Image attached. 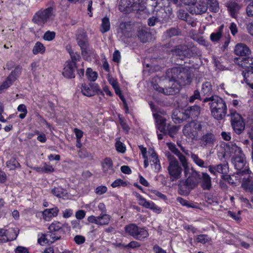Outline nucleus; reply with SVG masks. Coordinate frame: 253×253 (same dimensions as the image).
<instances>
[{
    "mask_svg": "<svg viewBox=\"0 0 253 253\" xmlns=\"http://www.w3.org/2000/svg\"><path fill=\"white\" fill-rule=\"evenodd\" d=\"M108 81L109 83L112 85V87L114 88L116 94L117 95H121V90L119 88L117 81L113 78L109 79Z\"/></svg>",
    "mask_w": 253,
    "mask_h": 253,
    "instance_id": "obj_48",
    "label": "nucleus"
},
{
    "mask_svg": "<svg viewBox=\"0 0 253 253\" xmlns=\"http://www.w3.org/2000/svg\"><path fill=\"white\" fill-rule=\"evenodd\" d=\"M5 231L4 240H7V242L13 241L17 237L18 232L16 229L10 228Z\"/></svg>",
    "mask_w": 253,
    "mask_h": 253,
    "instance_id": "obj_27",
    "label": "nucleus"
},
{
    "mask_svg": "<svg viewBox=\"0 0 253 253\" xmlns=\"http://www.w3.org/2000/svg\"><path fill=\"white\" fill-rule=\"evenodd\" d=\"M191 66L177 67L175 66V73H178L175 77V84H178L180 86L189 84L191 82V74L189 70Z\"/></svg>",
    "mask_w": 253,
    "mask_h": 253,
    "instance_id": "obj_4",
    "label": "nucleus"
},
{
    "mask_svg": "<svg viewBox=\"0 0 253 253\" xmlns=\"http://www.w3.org/2000/svg\"><path fill=\"white\" fill-rule=\"evenodd\" d=\"M208 8L212 12H217L219 9V3L217 0H206Z\"/></svg>",
    "mask_w": 253,
    "mask_h": 253,
    "instance_id": "obj_30",
    "label": "nucleus"
},
{
    "mask_svg": "<svg viewBox=\"0 0 253 253\" xmlns=\"http://www.w3.org/2000/svg\"><path fill=\"white\" fill-rule=\"evenodd\" d=\"M238 63L243 69L242 75L248 74V72H253V57H247L240 58Z\"/></svg>",
    "mask_w": 253,
    "mask_h": 253,
    "instance_id": "obj_13",
    "label": "nucleus"
},
{
    "mask_svg": "<svg viewBox=\"0 0 253 253\" xmlns=\"http://www.w3.org/2000/svg\"><path fill=\"white\" fill-rule=\"evenodd\" d=\"M110 220V216L105 213H101L98 216V225H105L109 224Z\"/></svg>",
    "mask_w": 253,
    "mask_h": 253,
    "instance_id": "obj_36",
    "label": "nucleus"
},
{
    "mask_svg": "<svg viewBox=\"0 0 253 253\" xmlns=\"http://www.w3.org/2000/svg\"><path fill=\"white\" fill-rule=\"evenodd\" d=\"M102 166L103 171L106 175H111L114 173L113 162L110 158H106L102 164Z\"/></svg>",
    "mask_w": 253,
    "mask_h": 253,
    "instance_id": "obj_22",
    "label": "nucleus"
},
{
    "mask_svg": "<svg viewBox=\"0 0 253 253\" xmlns=\"http://www.w3.org/2000/svg\"><path fill=\"white\" fill-rule=\"evenodd\" d=\"M115 146L116 148V150L121 153H125L126 151V147L124 146V144L120 141H118L116 142Z\"/></svg>",
    "mask_w": 253,
    "mask_h": 253,
    "instance_id": "obj_59",
    "label": "nucleus"
},
{
    "mask_svg": "<svg viewBox=\"0 0 253 253\" xmlns=\"http://www.w3.org/2000/svg\"><path fill=\"white\" fill-rule=\"evenodd\" d=\"M159 21V19L157 17V16H153L148 19L147 22L148 25L149 26H154L156 24V23H158Z\"/></svg>",
    "mask_w": 253,
    "mask_h": 253,
    "instance_id": "obj_63",
    "label": "nucleus"
},
{
    "mask_svg": "<svg viewBox=\"0 0 253 253\" xmlns=\"http://www.w3.org/2000/svg\"><path fill=\"white\" fill-rule=\"evenodd\" d=\"M135 232L136 233L133 238L136 240L142 241L149 236L148 232L144 227L138 226L137 230Z\"/></svg>",
    "mask_w": 253,
    "mask_h": 253,
    "instance_id": "obj_25",
    "label": "nucleus"
},
{
    "mask_svg": "<svg viewBox=\"0 0 253 253\" xmlns=\"http://www.w3.org/2000/svg\"><path fill=\"white\" fill-rule=\"evenodd\" d=\"M75 242L78 245H82L85 242V237L82 235H76L74 238Z\"/></svg>",
    "mask_w": 253,
    "mask_h": 253,
    "instance_id": "obj_61",
    "label": "nucleus"
},
{
    "mask_svg": "<svg viewBox=\"0 0 253 253\" xmlns=\"http://www.w3.org/2000/svg\"><path fill=\"white\" fill-rule=\"evenodd\" d=\"M133 194L137 198L139 205L143 207L145 203L146 202L147 200L138 193L134 192Z\"/></svg>",
    "mask_w": 253,
    "mask_h": 253,
    "instance_id": "obj_60",
    "label": "nucleus"
},
{
    "mask_svg": "<svg viewBox=\"0 0 253 253\" xmlns=\"http://www.w3.org/2000/svg\"><path fill=\"white\" fill-rule=\"evenodd\" d=\"M48 230L54 235L58 240L63 238L67 232L70 231V227L67 223H61L58 221H53L48 227Z\"/></svg>",
    "mask_w": 253,
    "mask_h": 253,
    "instance_id": "obj_6",
    "label": "nucleus"
},
{
    "mask_svg": "<svg viewBox=\"0 0 253 253\" xmlns=\"http://www.w3.org/2000/svg\"><path fill=\"white\" fill-rule=\"evenodd\" d=\"M231 123L232 126L235 132L240 134L245 129V125L241 116L236 111H231Z\"/></svg>",
    "mask_w": 253,
    "mask_h": 253,
    "instance_id": "obj_9",
    "label": "nucleus"
},
{
    "mask_svg": "<svg viewBox=\"0 0 253 253\" xmlns=\"http://www.w3.org/2000/svg\"><path fill=\"white\" fill-rule=\"evenodd\" d=\"M201 186L204 190H210L212 188L211 178L206 172H202L201 175Z\"/></svg>",
    "mask_w": 253,
    "mask_h": 253,
    "instance_id": "obj_19",
    "label": "nucleus"
},
{
    "mask_svg": "<svg viewBox=\"0 0 253 253\" xmlns=\"http://www.w3.org/2000/svg\"><path fill=\"white\" fill-rule=\"evenodd\" d=\"M196 241L198 243H200L203 244H205L211 241L210 238L206 234H201L197 236L196 238Z\"/></svg>",
    "mask_w": 253,
    "mask_h": 253,
    "instance_id": "obj_51",
    "label": "nucleus"
},
{
    "mask_svg": "<svg viewBox=\"0 0 253 253\" xmlns=\"http://www.w3.org/2000/svg\"><path fill=\"white\" fill-rule=\"evenodd\" d=\"M209 101L212 116L217 120H221L227 114V106L225 101L219 96H211L206 98L204 102Z\"/></svg>",
    "mask_w": 253,
    "mask_h": 253,
    "instance_id": "obj_2",
    "label": "nucleus"
},
{
    "mask_svg": "<svg viewBox=\"0 0 253 253\" xmlns=\"http://www.w3.org/2000/svg\"><path fill=\"white\" fill-rule=\"evenodd\" d=\"M127 185V182L125 181L120 178L116 179L111 184V186L113 188H116L119 186L126 187Z\"/></svg>",
    "mask_w": 253,
    "mask_h": 253,
    "instance_id": "obj_53",
    "label": "nucleus"
},
{
    "mask_svg": "<svg viewBox=\"0 0 253 253\" xmlns=\"http://www.w3.org/2000/svg\"><path fill=\"white\" fill-rule=\"evenodd\" d=\"M191 157L193 162L199 167L201 168H207V166L205 165V162L200 159L197 155L192 154Z\"/></svg>",
    "mask_w": 253,
    "mask_h": 253,
    "instance_id": "obj_43",
    "label": "nucleus"
},
{
    "mask_svg": "<svg viewBox=\"0 0 253 253\" xmlns=\"http://www.w3.org/2000/svg\"><path fill=\"white\" fill-rule=\"evenodd\" d=\"M14 82L7 77L5 80L0 85V93H2L4 90L8 88Z\"/></svg>",
    "mask_w": 253,
    "mask_h": 253,
    "instance_id": "obj_47",
    "label": "nucleus"
},
{
    "mask_svg": "<svg viewBox=\"0 0 253 253\" xmlns=\"http://www.w3.org/2000/svg\"><path fill=\"white\" fill-rule=\"evenodd\" d=\"M59 210L57 207L50 209H45L43 211V215L46 218V217L50 218L52 216H56L58 214Z\"/></svg>",
    "mask_w": 253,
    "mask_h": 253,
    "instance_id": "obj_34",
    "label": "nucleus"
},
{
    "mask_svg": "<svg viewBox=\"0 0 253 253\" xmlns=\"http://www.w3.org/2000/svg\"><path fill=\"white\" fill-rule=\"evenodd\" d=\"M235 54L240 56H246L251 53L250 49L244 43H238L235 47Z\"/></svg>",
    "mask_w": 253,
    "mask_h": 253,
    "instance_id": "obj_21",
    "label": "nucleus"
},
{
    "mask_svg": "<svg viewBox=\"0 0 253 253\" xmlns=\"http://www.w3.org/2000/svg\"><path fill=\"white\" fill-rule=\"evenodd\" d=\"M200 114V108L197 106L194 105L188 107L187 109L185 110L184 114L186 117L184 119L187 118H191V119H194L197 118Z\"/></svg>",
    "mask_w": 253,
    "mask_h": 253,
    "instance_id": "obj_18",
    "label": "nucleus"
},
{
    "mask_svg": "<svg viewBox=\"0 0 253 253\" xmlns=\"http://www.w3.org/2000/svg\"><path fill=\"white\" fill-rule=\"evenodd\" d=\"M223 28L224 25L222 24L218 28L217 31L211 34L210 39L212 42H215L220 40L222 35Z\"/></svg>",
    "mask_w": 253,
    "mask_h": 253,
    "instance_id": "obj_29",
    "label": "nucleus"
},
{
    "mask_svg": "<svg viewBox=\"0 0 253 253\" xmlns=\"http://www.w3.org/2000/svg\"><path fill=\"white\" fill-rule=\"evenodd\" d=\"M183 169L180 166L177 161H175V179L179 178Z\"/></svg>",
    "mask_w": 253,
    "mask_h": 253,
    "instance_id": "obj_52",
    "label": "nucleus"
},
{
    "mask_svg": "<svg viewBox=\"0 0 253 253\" xmlns=\"http://www.w3.org/2000/svg\"><path fill=\"white\" fill-rule=\"evenodd\" d=\"M167 144L170 151V152L169 151L165 152V156L169 162L168 170L170 175V179L173 181L174 180V157L172 154L174 153V144L171 142L167 143Z\"/></svg>",
    "mask_w": 253,
    "mask_h": 253,
    "instance_id": "obj_12",
    "label": "nucleus"
},
{
    "mask_svg": "<svg viewBox=\"0 0 253 253\" xmlns=\"http://www.w3.org/2000/svg\"><path fill=\"white\" fill-rule=\"evenodd\" d=\"M119 120L120 124L122 127L123 128V129L125 131L128 132V130H129V127L127 125V123H126V122L125 121L124 119L119 117Z\"/></svg>",
    "mask_w": 253,
    "mask_h": 253,
    "instance_id": "obj_62",
    "label": "nucleus"
},
{
    "mask_svg": "<svg viewBox=\"0 0 253 253\" xmlns=\"http://www.w3.org/2000/svg\"><path fill=\"white\" fill-rule=\"evenodd\" d=\"M177 17L179 19L187 21L189 17V14L184 10L180 9L177 12Z\"/></svg>",
    "mask_w": 253,
    "mask_h": 253,
    "instance_id": "obj_55",
    "label": "nucleus"
},
{
    "mask_svg": "<svg viewBox=\"0 0 253 253\" xmlns=\"http://www.w3.org/2000/svg\"><path fill=\"white\" fill-rule=\"evenodd\" d=\"M227 10L232 18H236L241 9V6L236 0H230L226 4Z\"/></svg>",
    "mask_w": 253,
    "mask_h": 253,
    "instance_id": "obj_14",
    "label": "nucleus"
},
{
    "mask_svg": "<svg viewBox=\"0 0 253 253\" xmlns=\"http://www.w3.org/2000/svg\"><path fill=\"white\" fill-rule=\"evenodd\" d=\"M204 130L205 128L204 127ZM202 134L199 138V144L201 147L204 148H210L212 147L216 140L215 135L212 130L207 132L201 131Z\"/></svg>",
    "mask_w": 253,
    "mask_h": 253,
    "instance_id": "obj_8",
    "label": "nucleus"
},
{
    "mask_svg": "<svg viewBox=\"0 0 253 253\" xmlns=\"http://www.w3.org/2000/svg\"><path fill=\"white\" fill-rule=\"evenodd\" d=\"M44 235L46 238H47L48 244H52L56 241L58 240L57 239H55L56 237L54 238V235L50 230L45 233Z\"/></svg>",
    "mask_w": 253,
    "mask_h": 253,
    "instance_id": "obj_56",
    "label": "nucleus"
},
{
    "mask_svg": "<svg viewBox=\"0 0 253 253\" xmlns=\"http://www.w3.org/2000/svg\"><path fill=\"white\" fill-rule=\"evenodd\" d=\"M175 55L179 56V59L184 60V63H191L190 57L192 53L190 49L184 45L175 46Z\"/></svg>",
    "mask_w": 253,
    "mask_h": 253,
    "instance_id": "obj_11",
    "label": "nucleus"
},
{
    "mask_svg": "<svg viewBox=\"0 0 253 253\" xmlns=\"http://www.w3.org/2000/svg\"><path fill=\"white\" fill-rule=\"evenodd\" d=\"M155 102L158 105L163 106H169L172 104V98L168 99L165 96H153Z\"/></svg>",
    "mask_w": 253,
    "mask_h": 253,
    "instance_id": "obj_24",
    "label": "nucleus"
},
{
    "mask_svg": "<svg viewBox=\"0 0 253 253\" xmlns=\"http://www.w3.org/2000/svg\"><path fill=\"white\" fill-rule=\"evenodd\" d=\"M232 163L235 169L238 170L237 174L244 175L251 172L247 164L246 158L244 154H241L238 156H234L232 159Z\"/></svg>",
    "mask_w": 253,
    "mask_h": 253,
    "instance_id": "obj_7",
    "label": "nucleus"
},
{
    "mask_svg": "<svg viewBox=\"0 0 253 253\" xmlns=\"http://www.w3.org/2000/svg\"><path fill=\"white\" fill-rule=\"evenodd\" d=\"M69 53L71 56V58L72 59L71 61L68 60V62H73L75 63V65H76V62L81 58L80 55L77 52H74L72 50H69Z\"/></svg>",
    "mask_w": 253,
    "mask_h": 253,
    "instance_id": "obj_54",
    "label": "nucleus"
},
{
    "mask_svg": "<svg viewBox=\"0 0 253 253\" xmlns=\"http://www.w3.org/2000/svg\"><path fill=\"white\" fill-rule=\"evenodd\" d=\"M212 91V85L210 82L203 83L201 93L203 95H211Z\"/></svg>",
    "mask_w": 253,
    "mask_h": 253,
    "instance_id": "obj_31",
    "label": "nucleus"
},
{
    "mask_svg": "<svg viewBox=\"0 0 253 253\" xmlns=\"http://www.w3.org/2000/svg\"><path fill=\"white\" fill-rule=\"evenodd\" d=\"M229 151L231 153L233 154L234 156H238L244 154L242 149L236 145L235 144L230 143L228 144Z\"/></svg>",
    "mask_w": 253,
    "mask_h": 253,
    "instance_id": "obj_35",
    "label": "nucleus"
},
{
    "mask_svg": "<svg viewBox=\"0 0 253 253\" xmlns=\"http://www.w3.org/2000/svg\"><path fill=\"white\" fill-rule=\"evenodd\" d=\"M120 99L123 102L124 108L126 110V113H128V107H131L132 104V100L129 96H126V98L125 96H119Z\"/></svg>",
    "mask_w": 253,
    "mask_h": 253,
    "instance_id": "obj_37",
    "label": "nucleus"
},
{
    "mask_svg": "<svg viewBox=\"0 0 253 253\" xmlns=\"http://www.w3.org/2000/svg\"><path fill=\"white\" fill-rule=\"evenodd\" d=\"M167 3H165V10L167 13L169 14H172L173 12V9L172 5L174 4V0H166Z\"/></svg>",
    "mask_w": 253,
    "mask_h": 253,
    "instance_id": "obj_57",
    "label": "nucleus"
},
{
    "mask_svg": "<svg viewBox=\"0 0 253 253\" xmlns=\"http://www.w3.org/2000/svg\"><path fill=\"white\" fill-rule=\"evenodd\" d=\"M131 5L134 11H139L142 8L141 6L142 0H130Z\"/></svg>",
    "mask_w": 253,
    "mask_h": 253,
    "instance_id": "obj_50",
    "label": "nucleus"
},
{
    "mask_svg": "<svg viewBox=\"0 0 253 253\" xmlns=\"http://www.w3.org/2000/svg\"><path fill=\"white\" fill-rule=\"evenodd\" d=\"M138 226L134 223H130L128 225H126L125 227V230L126 233H127L128 235L134 237L135 233V231L137 230Z\"/></svg>",
    "mask_w": 253,
    "mask_h": 253,
    "instance_id": "obj_32",
    "label": "nucleus"
},
{
    "mask_svg": "<svg viewBox=\"0 0 253 253\" xmlns=\"http://www.w3.org/2000/svg\"><path fill=\"white\" fill-rule=\"evenodd\" d=\"M110 28V24L109 19L107 17H104L102 20L101 31L102 33L108 32Z\"/></svg>",
    "mask_w": 253,
    "mask_h": 253,
    "instance_id": "obj_42",
    "label": "nucleus"
},
{
    "mask_svg": "<svg viewBox=\"0 0 253 253\" xmlns=\"http://www.w3.org/2000/svg\"><path fill=\"white\" fill-rule=\"evenodd\" d=\"M77 41L82 50V55L84 56H87L88 44L86 35L84 33L79 34L77 36Z\"/></svg>",
    "mask_w": 253,
    "mask_h": 253,
    "instance_id": "obj_17",
    "label": "nucleus"
},
{
    "mask_svg": "<svg viewBox=\"0 0 253 253\" xmlns=\"http://www.w3.org/2000/svg\"><path fill=\"white\" fill-rule=\"evenodd\" d=\"M86 76L88 80L91 82L95 81L98 77L96 72H94L91 68H87L86 71Z\"/></svg>",
    "mask_w": 253,
    "mask_h": 253,
    "instance_id": "obj_45",
    "label": "nucleus"
},
{
    "mask_svg": "<svg viewBox=\"0 0 253 253\" xmlns=\"http://www.w3.org/2000/svg\"><path fill=\"white\" fill-rule=\"evenodd\" d=\"M243 76L246 84L253 89V72H248V74H245Z\"/></svg>",
    "mask_w": 253,
    "mask_h": 253,
    "instance_id": "obj_44",
    "label": "nucleus"
},
{
    "mask_svg": "<svg viewBox=\"0 0 253 253\" xmlns=\"http://www.w3.org/2000/svg\"><path fill=\"white\" fill-rule=\"evenodd\" d=\"M130 0H121L119 5V10L125 13L134 11L131 5Z\"/></svg>",
    "mask_w": 253,
    "mask_h": 253,
    "instance_id": "obj_23",
    "label": "nucleus"
},
{
    "mask_svg": "<svg viewBox=\"0 0 253 253\" xmlns=\"http://www.w3.org/2000/svg\"><path fill=\"white\" fill-rule=\"evenodd\" d=\"M158 80L159 81L160 79L158 77H154L153 78L151 83V86H152L153 89L157 91L158 92H163L164 91V89L158 85L157 83V81Z\"/></svg>",
    "mask_w": 253,
    "mask_h": 253,
    "instance_id": "obj_46",
    "label": "nucleus"
},
{
    "mask_svg": "<svg viewBox=\"0 0 253 253\" xmlns=\"http://www.w3.org/2000/svg\"><path fill=\"white\" fill-rule=\"evenodd\" d=\"M55 37V33L54 32L48 31L44 33L43 38L45 41H51L54 39Z\"/></svg>",
    "mask_w": 253,
    "mask_h": 253,
    "instance_id": "obj_58",
    "label": "nucleus"
},
{
    "mask_svg": "<svg viewBox=\"0 0 253 253\" xmlns=\"http://www.w3.org/2000/svg\"><path fill=\"white\" fill-rule=\"evenodd\" d=\"M6 166L10 169H15L16 168H20L21 166L19 162L15 158H11L6 162Z\"/></svg>",
    "mask_w": 253,
    "mask_h": 253,
    "instance_id": "obj_41",
    "label": "nucleus"
},
{
    "mask_svg": "<svg viewBox=\"0 0 253 253\" xmlns=\"http://www.w3.org/2000/svg\"><path fill=\"white\" fill-rule=\"evenodd\" d=\"M156 120L157 128L161 132L167 133L169 136L174 137V126H168L167 132L166 130V119L156 113L153 114Z\"/></svg>",
    "mask_w": 253,
    "mask_h": 253,
    "instance_id": "obj_10",
    "label": "nucleus"
},
{
    "mask_svg": "<svg viewBox=\"0 0 253 253\" xmlns=\"http://www.w3.org/2000/svg\"><path fill=\"white\" fill-rule=\"evenodd\" d=\"M217 172L222 175L228 174L229 172L228 165L227 163L216 165Z\"/></svg>",
    "mask_w": 253,
    "mask_h": 253,
    "instance_id": "obj_38",
    "label": "nucleus"
},
{
    "mask_svg": "<svg viewBox=\"0 0 253 253\" xmlns=\"http://www.w3.org/2000/svg\"><path fill=\"white\" fill-rule=\"evenodd\" d=\"M22 67L20 65L16 66L8 76V79L14 82L21 75Z\"/></svg>",
    "mask_w": 253,
    "mask_h": 253,
    "instance_id": "obj_26",
    "label": "nucleus"
},
{
    "mask_svg": "<svg viewBox=\"0 0 253 253\" xmlns=\"http://www.w3.org/2000/svg\"><path fill=\"white\" fill-rule=\"evenodd\" d=\"M191 7V12L196 14H202L206 12L208 9V5L204 1H199L193 4Z\"/></svg>",
    "mask_w": 253,
    "mask_h": 253,
    "instance_id": "obj_20",
    "label": "nucleus"
},
{
    "mask_svg": "<svg viewBox=\"0 0 253 253\" xmlns=\"http://www.w3.org/2000/svg\"><path fill=\"white\" fill-rule=\"evenodd\" d=\"M143 207L147 209H150L157 213H160L162 211V209L152 201H147Z\"/></svg>",
    "mask_w": 253,
    "mask_h": 253,
    "instance_id": "obj_33",
    "label": "nucleus"
},
{
    "mask_svg": "<svg viewBox=\"0 0 253 253\" xmlns=\"http://www.w3.org/2000/svg\"><path fill=\"white\" fill-rule=\"evenodd\" d=\"M204 126L201 122L192 121L187 123L183 127V135L188 139L197 140L199 133L203 131Z\"/></svg>",
    "mask_w": 253,
    "mask_h": 253,
    "instance_id": "obj_3",
    "label": "nucleus"
},
{
    "mask_svg": "<svg viewBox=\"0 0 253 253\" xmlns=\"http://www.w3.org/2000/svg\"><path fill=\"white\" fill-rule=\"evenodd\" d=\"M137 37L142 42L145 43L151 39V35L145 29H141L138 32Z\"/></svg>",
    "mask_w": 253,
    "mask_h": 253,
    "instance_id": "obj_28",
    "label": "nucleus"
},
{
    "mask_svg": "<svg viewBox=\"0 0 253 253\" xmlns=\"http://www.w3.org/2000/svg\"><path fill=\"white\" fill-rule=\"evenodd\" d=\"M32 51L34 54H42L45 51V47L41 42H38L35 43Z\"/></svg>",
    "mask_w": 253,
    "mask_h": 253,
    "instance_id": "obj_40",
    "label": "nucleus"
},
{
    "mask_svg": "<svg viewBox=\"0 0 253 253\" xmlns=\"http://www.w3.org/2000/svg\"><path fill=\"white\" fill-rule=\"evenodd\" d=\"M17 110L18 112H22V113L19 114V118L21 119H24L28 112L26 106L24 104L19 105L18 106Z\"/></svg>",
    "mask_w": 253,
    "mask_h": 253,
    "instance_id": "obj_49",
    "label": "nucleus"
},
{
    "mask_svg": "<svg viewBox=\"0 0 253 253\" xmlns=\"http://www.w3.org/2000/svg\"><path fill=\"white\" fill-rule=\"evenodd\" d=\"M246 12L248 16H253V0L247 6Z\"/></svg>",
    "mask_w": 253,
    "mask_h": 253,
    "instance_id": "obj_64",
    "label": "nucleus"
},
{
    "mask_svg": "<svg viewBox=\"0 0 253 253\" xmlns=\"http://www.w3.org/2000/svg\"><path fill=\"white\" fill-rule=\"evenodd\" d=\"M54 16L53 3L47 8L42 9L34 15L33 21L39 25L43 26Z\"/></svg>",
    "mask_w": 253,
    "mask_h": 253,
    "instance_id": "obj_5",
    "label": "nucleus"
},
{
    "mask_svg": "<svg viewBox=\"0 0 253 253\" xmlns=\"http://www.w3.org/2000/svg\"><path fill=\"white\" fill-rule=\"evenodd\" d=\"M242 182V187L246 191L253 193V173L245 174Z\"/></svg>",
    "mask_w": 253,
    "mask_h": 253,
    "instance_id": "obj_15",
    "label": "nucleus"
},
{
    "mask_svg": "<svg viewBox=\"0 0 253 253\" xmlns=\"http://www.w3.org/2000/svg\"><path fill=\"white\" fill-rule=\"evenodd\" d=\"M175 155L178 157L181 163L186 178L178 181V192L180 195H188L191 190L198 186L200 182L201 174L193 168H189L185 157L175 147Z\"/></svg>",
    "mask_w": 253,
    "mask_h": 253,
    "instance_id": "obj_1",
    "label": "nucleus"
},
{
    "mask_svg": "<svg viewBox=\"0 0 253 253\" xmlns=\"http://www.w3.org/2000/svg\"><path fill=\"white\" fill-rule=\"evenodd\" d=\"M51 193L58 198H61L66 194V190L61 187H54L51 190Z\"/></svg>",
    "mask_w": 253,
    "mask_h": 253,
    "instance_id": "obj_39",
    "label": "nucleus"
},
{
    "mask_svg": "<svg viewBox=\"0 0 253 253\" xmlns=\"http://www.w3.org/2000/svg\"><path fill=\"white\" fill-rule=\"evenodd\" d=\"M76 69V65L73 62L66 61L64 65L62 74L67 78H73L75 77V73Z\"/></svg>",
    "mask_w": 253,
    "mask_h": 253,
    "instance_id": "obj_16",
    "label": "nucleus"
}]
</instances>
